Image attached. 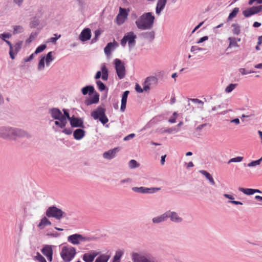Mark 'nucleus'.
<instances>
[{
    "mask_svg": "<svg viewBox=\"0 0 262 262\" xmlns=\"http://www.w3.org/2000/svg\"><path fill=\"white\" fill-rule=\"evenodd\" d=\"M91 115L94 119H99L103 124L108 122V119L105 115V109L101 106H99L93 111Z\"/></svg>",
    "mask_w": 262,
    "mask_h": 262,
    "instance_id": "nucleus-3",
    "label": "nucleus"
},
{
    "mask_svg": "<svg viewBox=\"0 0 262 262\" xmlns=\"http://www.w3.org/2000/svg\"><path fill=\"white\" fill-rule=\"evenodd\" d=\"M63 111L64 112V114L63 115L66 117V119L67 120V119H68L70 120L71 119V118H70V117L69 113L66 110L63 109Z\"/></svg>",
    "mask_w": 262,
    "mask_h": 262,
    "instance_id": "nucleus-54",
    "label": "nucleus"
},
{
    "mask_svg": "<svg viewBox=\"0 0 262 262\" xmlns=\"http://www.w3.org/2000/svg\"><path fill=\"white\" fill-rule=\"evenodd\" d=\"M133 190L135 192L141 193H153L155 192L154 190H159L160 189V188H146L144 187H135L132 188Z\"/></svg>",
    "mask_w": 262,
    "mask_h": 262,
    "instance_id": "nucleus-11",
    "label": "nucleus"
},
{
    "mask_svg": "<svg viewBox=\"0 0 262 262\" xmlns=\"http://www.w3.org/2000/svg\"><path fill=\"white\" fill-rule=\"evenodd\" d=\"M35 259L39 262H47L44 257L41 255L39 252H37L36 255L35 256Z\"/></svg>",
    "mask_w": 262,
    "mask_h": 262,
    "instance_id": "nucleus-43",
    "label": "nucleus"
},
{
    "mask_svg": "<svg viewBox=\"0 0 262 262\" xmlns=\"http://www.w3.org/2000/svg\"><path fill=\"white\" fill-rule=\"evenodd\" d=\"M169 213L168 217L173 222H180L182 221V219L180 217L177 213L175 212L168 211Z\"/></svg>",
    "mask_w": 262,
    "mask_h": 262,
    "instance_id": "nucleus-26",
    "label": "nucleus"
},
{
    "mask_svg": "<svg viewBox=\"0 0 262 262\" xmlns=\"http://www.w3.org/2000/svg\"><path fill=\"white\" fill-rule=\"evenodd\" d=\"M45 60L47 65H49L50 62L53 60L52 52H50L47 54Z\"/></svg>",
    "mask_w": 262,
    "mask_h": 262,
    "instance_id": "nucleus-41",
    "label": "nucleus"
},
{
    "mask_svg": "<svg viewBox=\"0 0 262 262\" xmlns=\"http://www.w3.org/2000/svg\"><path fill=\"white\" fill-rule=\"evenodd\" d=\"M201 50H203V49L199 48L198 46H192L191 48V52H194L195 51H201Z\"/></svg>",
    "mask_w": 262,
    "mask_h": 262,
    "instance_id": "nucleus-55",
    "label": "nucleus"
},
{
    "mask_svg": "<svg viewBox=\"0 0 262 262\" xmlns=\"http://www.w3.org/2000/svg\"><path fill=\"white\" fill-rule=\"evenodd\" d=\"M125 36L127 37L126 39L129 46L130 47L135 43L136 35L134 34V32H130L127 35H125Z\"/></svg>",
    "mask_w": 262,
    "mask_h": 262,
    "instance_id": "nucleus-18",
    "label": "nucleus"
},
{
    "mask_svg": "<svg viewBox=\"0 0 262 262\" xmlns=\"http://www.w3.org/2000/svg\"><path fill=\"white\" fill-rule=\"evenodd\" d=\"M45 57H42L40 59L38 64V70H43L45 68Z\"/></svg>",
    "mask_w": 262,
    "mask_h": 262,
    "instance_id": "nucleus-39",
    "label": "nucleus"
},
{
    "mask_svg": "<svg viewBox=\"0 0 262 262\" xmlns=\"http://www.w3.org/2000/svg\"><path fill=\"white\" fill-rule=\"evenodd\" d=\"M228 40L229 41L228 48L239 47V45L237 44L236 39L235 37H230L228 38Z\"/></svg>",
    "mask_w": 262,
    "mask_h": 262,
    "instance_id": "nucleus-32",
    "label": "nucleus"
},
{
    "mask_svg": "<svg viewBox=\"0 0 262 262\" xmlns=\"http://www.w3.org/2000/svg\"><path fill=\"white\" fill-rule=\"evenodd\" d=\"M169 215L168 212H166L161 216L156 217L152 219V221L154 223H159L166 220Z\"/></svg>",
    "mask_w": 262,
    "mask_h": 262,
    "instance_id": "nucleus-20",
    "label": "nucleus"
},
{
    "mask_svg": "<svg viewBox=\"0 0 262 262\" xmlns=\"http://www.w3.org/2000/svg\"><path fill=\"white\" fill-rule=\"evenodd\" d=\"M239 12L238 8H234L232 11L229 14L228 17L227 18L228 21H230L232 20L233 18H234L237 14Z\"/></svg>",
    "mask_w": 262,
    "mask_h": 262,
    "instance_id": "nucleus-34",
    "label": "nucleus"
},
{
    "mask_svg": "<svg viewBox=\"0 0 262 262\" xmlns=\"http://www.w3.org/2000/svg\"><path fill=\"white\" fill-rule=\"evenodd\" d=\"M167 0H158L156 7V13L159 14L164 9Z\"/></svg>",
    "mask_w": 262,
    "mask_h": 262,
    "instance_id": "nucleus-21",
    "label": "nucleus"
},
{
    "mask_svg": "<svg viewBox=\"0 0 262 262\" xmlns=\"http://www.w3.org/2000/svg\"><path fill=\"white\" fill-rule=\"evenodd\" d=\"M42 254L46 256L48 260L50 261L52 260L53 257V249L51 245H45L41 250Z\"/></svg>",
    "mask_w": 262,
    "mask_h": 262,
    "instance_id": "nucleus-10",
    "label": "nucleus"
},
{
    "mask_svg": "<svg viewBox=\"0 0 262 262\" xmlns=\"http://www.w3.org/2000/svg\"><path fill=\"white\" fill-rule=\"evenodd\" d=\"M262 161V157L259 159L255 161H253L248 164V166L249 167H254L257 165H259L260 164L261 161Z\"/></svg>",
    "mask_w": 262,
    "mask_h": 262,
    "instance_id": "nucleus-38",
    "label": "nucleus"
},
{
    "mask_svg": "<svg viewBox=\"0 0 262 262\" xmlns=\"http://www.w3.org/2000/svg\"><path fill=\"white\" fill-rule=\"evenodd\" d=\"M97 255L98 253L95 252L85 253L83 255L82 259L85 262H92Z\"/></svg>",
    "mask_w": 262,
    "mask_h": 262,
    "instance_id": "nucleus-15",
    "label": "nucleus"
},
{
    "mask_svg": "<svg viewBox=\"0 0 262 262\" xmlns=\"http://www.w3.org/2000/svg\"><path fill=\"white\" fill-rule=\"evenodd\" d=\"M86 239L85 237L78 234H74L68 237V241L74 245H78L80 242L85 241Z\"/></svg>",
    "mask_w": 262,
    "mask_h": 262,
    "instance_id": "nucleus-9",
    "label": "nucleus"
},
{
    "mask_svg": "<svg viewBox=\"0 0 262 262\" xmlns=\"http://www.w3.org/2000/svg\"><path fill=\"white\" fill-rule=\"evenodd\" d=\"M46 48V45H41L39 47H38L36 50L34 52L35 54H37L39 53L42 52Z\"/></svg>",
    "mask_w": 262,
    "mask_h": 262,
    "instance_id": "nucleus-42",
    "label": "nucleus"
},
{
    "mask_svg": "<svg viewBox=\"0 0 262 262\" xmlns=\"http://www.w3.org/2000/svg\"><path fill=\"white\" fill-rule=\"evenodd\" d=\"M206 125V124H203L200 125H199L198 126L196 127V130H201Z\"/></svg>",
    "mask_w": 262,
    "mask_h": 262,
    "instance_id": "nucleus-64",
    "label": "nucleus"
},
{
    "mask_svg": "<svg viewBox=\"0 0 262 262\" xmlns=\"http://www.w3.org/2000/svg\"><path fill=\"white\" fill-rule=\"evenodd\" d=\"M191 100L194 103H201L202 105L204 104L203 102L198 99H191Z\"/></svg>",
    "mask_w": 262,
    "mask_h": 262,
    "instance_id": "nucleus-62",
    "label": "nucleus"
},
{
    "mask_svg": "<svg viewBox=\"0 0 262 262\" xmlns=\"http://www.w3.org/2000/svg\"><path fill=\"white\" fill-rule=\"evenodd\" d=\"M14 34H17L23 31V28L20 26H14Z\"/></svg>",
    "mask_w": 262,
    "mask_h": 262,
    "instance_id": "nucleus-45",
    "label": "nucleus"
},
{
    "mask_svg": "<svg viewBox=\"0 0 262 262\" xmlns=\"http://www.w3.org/2000/svg\"><path fill=\"white\" fill-rule=\"evenodd\" d=\"M115 70L119 78L123 79L126 74L124 63L119 59H115L114 61Z\"/></svg>",
    "mask_w": 262,
    "mask_h": 262,
    "instance_id": "nucleus-5",
    "label": "nucleus"
},
{
    "mask_svg": "<svg viewBox=\"0 0 262 262\" xmlns=\"http://www.w3.org/2000/svg\"><path fill=\"white\" fill-rule=\"evenodd\" d=\"M133 259L134 262H148V260L145 256L138 253H134L133 255Z\"/></svg>",
    "mask_w": 262,
    "mask_h": 262,
    "instance_id": "nucleus-17",
    "label": "nucleus"
},
{
    "mask_svg": "<svg viewBox=\"0 0 262 262\" xmlns=\"http://www.w3.org/2000/svg\"><path fill=\"white\" fill-rule=\"evenodd\" d=\"M126 38L127 37H125V36L123 37V38L121 39V44L122 46H125L126 43V42H127V39H126Z\"/></svg>",
    "mask_w": 262,
    "mask_h": 262,
    "instance_id": "nucleus-60",
    "label": "nucleus"
},
{
    "mask_svg": "<svg viewBox=\"0 0 262 262\" xmlns=\"http://www.w3.org/2000/svg\"><path fill=\"white\" fill-rule=\"evenodd\" d=\"M70 121L72 127H83L82 121L77 118L72 117Z\"/></svg>",
    "mask_w": 262,
    "mask_h": 262,
    "instance_id": "nucleus-19",
    "label": "nucleus"
},
{
    "mask_svg": "<svg viewBox=\"0 0 262 262\" xmlns=\"http://www.w3.org/2000/svg\"><path fill=\"white\" fill-rule=\"evenodd\" d=\"M200 172L202 173L203 175H204L207 180H208L211 184L213 185H215V182L214 181V179L209 172L204 170H200Z\"/></svg>",
    "mask_w": 262,
    "mask_h": 262,
    "instance_id": "nucleus-28",
    "label": "nucleus"
},
{
    "mask_svg": "<svg viewBox=\"0 0 262 262\" xmlns=\"http://www.w3.org/2000/svg\"><path fill=\"white\" fill-rule=\"evenodd\" d=\"M208 39V36H205L203 37H201L197 42L198 43H200L203 42V41L207 40Z\"/></svg>",
    "mask_w": 262,
    "mask_h": 262,
    "instance_id": "nucleus-59",
    "label": "nucleus"
},
{
    "mask_svg": "<svg viewBox=\"0 0 262 262\" xmlns=\"http://www.w3.org/2000/svg\"><path fill=\"white\" fill-rule=\"evenodd\" d=\"M75 248L72 246H63L60 252V255L63 260L66 262L70 261L76 255Z\"/></svg>",
    "mask_w": 262,
    "mask_h": 262,
    "instance_id": "nucleus-4",
    "label": "nucleus"
},
{
    "mask_svg": "<svg viewBox=\"0 0 262 262\" xmlns=\"http://www.w3.org/2000/svg\"><path fill=\"white\" fill-rule=\"evenodd\" d=\"M156 78L155 77H147L145 81V85L143 86V90L147 91L150 89L149 85L151 84L152 82H155Z\"/></svg>",
    "mask_w": 262,
    "mask_h": 262,
    "instance_id": "nucleus-22",
    "label": "nucleus"
},
{
    "mask_svg": "<svg viewBox=\"0 0 262 262\" xmlns=\"http://www.w3.org/2000/svg\"><path fill=\"white\" fill-rule=\"evenodd\" d=\"M4 41L7 43V44L10 47L9 54H10V57L12 59H14V54L13 53V46H12L11 43L9 41L7 40L6 39H4Z\"/></svg>",
    "mask_w": 262,
    "mask_h": 262,
    "instance_id": "nucleus-37",
    "label": "nucleus"
},
{
    "mask_svg": "<svg viewBox=\"0 0 262 262\" xmlns=\"http://www.w3.org/2000/svg\"><path fill=\"white\" fill-rule=\"evenodd\" d=\"M117 46V42L114 40L113 42H109L104 48V53L107 56L111 54V51Z\"/></svg>",
    "mask_w": 262,
    "mask_h": 262,
    "instance_id": "nucleus-16",
    "label": "nucleus"
},
{
    "mask_svg": "<svg viewBox=\"0 0 262 262\" xmlns=\"http://www.w3.org/2000/svg\"><path fill=\"white\" fill-rule=\"evenodd\" d=\"M62 132L66 135H71L72 133V131L70 128H65L62 130Z\"/></svg>",
    "mask_w": 262,
    "mask_h": 262,
    "instance_id": "nucleus-57",
    "label": "nucleus"
},
{
    "mask_svg": "<svg viewBox=\"0 0 262 262\" xmlns=\"http://www.w3.org/2000/svg\"><path fill=\"white\" fill-rule=\"evenodd\" d=\"M135 135L134 134H131L127 136H126L124 138V140H128L131 138H133L135 137Z\"/></svg>",
    "mask_w": 262,
    "mask_h": 262,
    "instance_id": "nucleus-61",
    "label": "nucleus"
},
{
    "mask_svg": "<svg viewBox=\"0 0 262 262\" xmlns=\"http://www.w3.org/2000/svg\"><path fill=\"white\" fill-rule=\"evenodd\" d=\"M11 34L10 33H3L0 34V38L3 39L4 40L6 39V38H9L11 37Z\"/></svg>",
    "mask_w": 262,
    "mask_h": 262,
    "instance_id": "nucleus-50",
    "label": "nucleus"
},
{
    "mask_svg": "<svg viewBox=\"0 0 262 262\" xmlns=\"http://www.w3.org/2000/svg\"><path fill=\"white\" fill-rule=\"evenodd\" d=\"M155 19L151 12L145 13L139 17L135 23L139 29L148 30L152 28Z\"/></svg>",
    "mask_w": 262,
    "mask_h": 262,
    "instance_id": "nucleus-2",
    "label": "nucleus"
},
{
    "mask_svg": "<svg viewBox=\"0 0 262 262\" xmlns=\"http://www.w3.org/2000/svg\"><path fill=\"white\" fill-rule=\"evenodd\" d=\"M34 53L32 54L29 57L24 58V61L27 62L31 60L34 57Z\"/></svg>",
    "mask_w": 262,
    "mask_h": 262,
    "instance_id": "nucleus-58",
    "label": "nucleus"
},
{
    "mask_svg": "<svg viewBox=\"0 0 262 262\" xmlns=\"http://www.w3.org/2000/svg\"><path fill=\"white\" fill-rule=\"evenodd\" d=\"M119 150V148L116 147L104 152L103 155V158L105 159H111L115 157Z\"/></svg>",
    "mask_w": 262,
    "mask_h": 262,
    "instance_id": "nucleus-13",
    "label": "nucleus"
},
{
    "mask_svg": "<svg viewBox=\"0 0 262 262\" xmlns=\"http://www.w3.org/2000/svg\"><path fill=\"white\" fill-rule=\"evenodd\" d=\"M232 32L235 35H239L241 33V27L238 24H232Z\"/></svg>",
    "mask_w": 262,
    "mask_h": 262,
    "instance_id": "nucleus-33",
    "label": "nucleus"
},
{
    "mask_svg": "<svg viewBox=\"0 0 262 262\" xmlns=\"http://www.w3.org/2000/svg\"><path fill=\"white\" fill-rule=\"evenodd\" d=\"M254 2H256L257 4H262V0H249V5H252Z\"/></svg>",
    "mask_w": 262,
    "mask_h": 262,
    "instance_id": "nucleus-56",
    "label": "nucleus"
},
{
    "mask_svg": "<svg viewBox=\"0 0 262 262\" xmlns=\"http://www.w3.org/2000/svg\"><path fill=\"white\" fill-rule=\"evenodd\" d=\"M0 137L4 139H16L18 137H30L25 131L18 128L8 127H0Z\"/></svg>",
    "mask_w": 262,
    "mask_h": 262,
    "instance_id": "nucleus-1",
    "label": "nucleus"
},
{
    "mask_svg": "<svg viewBox=\"0 0 262 262\" xmlns=\"http://www.w3.org/2000/svg\"><path fill=\"white\" fill-rule=\"evenodd\" d=\"M135 89L138 93H142L143 92V89H142L140 85L138 83H136V84Z\"/></svg>",
    "mask_w": 262,
    "mask_h": 262,
    "instance_id": "nucleus-52",
    "label": "nucleus"
},
{
    "mask_svg": "<svg viewBox=\"0 0 262 262\" xmlns=\"http://www.w3.org/2000/svg\"><path fill=\"white\" fill-rule=\"evenodd\" d=\"M22 45V42H18L15 44V45L13 47V53L14 54H17V52L21 49Z\"/></svg>",
    "mask_w": 262,
    "mask_h": 262,
    "instance_id": "nucleus-36",
    "label": "nucleus"
},
{
    "mask_svg": "<svg viewBox=\"0 0 262 262\" xmlns=\"http://www.w3.org/2000/svg\"><path fill=\"white\" fill-rule=\"evenodd\" d=\"M122 252L120 251H118L116 252L114 257V262H119V260L120 259L122 256Z\"/></svg>",
    "mask_w": 262,
    "mask_h": 262,
    "instance_id": "nucleus-46",
    "label": "nucleus"
},
{
    "mask_svg": "<svg viewBox=\"0 0 262 262\" xmlns=\"http://www.w3.org/2000/svg\"><path fill=\"white\" fill-rule=\"evenodd\" d=\"M84 131L82 129H76L73 134L74 137L76 140H80L84 136Z\"/></svg>",
    "mask_w": 262,
    "mask_h": 262,
    "instance_id": "nucleus-24",
    "label": "nucleus"
},
{
    "mask_svg": "<svg viewBox=\"0 0 262 262\" xmlns=\"http://www.w3.org/2000/svg\"><path fill=\"white\" fill-rule=\"evenodd\" d=\"M50 113L52 117L56 120L61 119L62 118H66L64 116H63L61 112L58 108H52L50 111Z\"/></svg>",
    "mask_w": 262,
    "mask_h": 262,
    "instance_id": "nucleus-14",
    "label": "nucleus"
},
{
    "mask_svg": "<svg viewBox=\"0 0 262 262\" xmlns=\"http://www.w3.org/2000/svg\"><path fill=\"white\" fill-rule=\"evenodd\" d=\"M99 100V96L98 94H95L90 100H86L85 104L86 105H89L92 104L96 103Z\"/></svg>",
    "mask_w": 262,
    "mask_h": 262,
    "instance_id": "nucleus-25",
    "label": "nucleus"
},
{
    "mask_svg": "<svg viewBox=\"0 0 262 262\" xmlns=\"http://www.w3.org/2000/svg\"><path fill=\"white\" fill-rule=\"evenodd\" d=\"M65 214L61 209L53 206L50 207L46 211V215L49 217H54L60 220Z\"/></svg>",
    "mask_w": 262,
    "mask_h": 262,
    "instance_id": "nucleus-6",
    "label": "nucleus"
},
{
    "mask_svg": "<svg viewBox=\"0 0 262 262\" xmlns=\"http://www.w3.org/2000/svg\"><path fill=\"white\" fill-rule=\"evenodd\" d=\"M129 11L128 9L119 7V13L115 20V23L119 26L124 23L127 19Z\"/></svg>",
    "mask_w": 262,
    "mask_h": 262,
    "instance_id": "nucleus-7",
    "label": "nucleus"
},
{
    "mask_svg": "<svg viewBox=\"0 0 262 262\" xmlns=\"http://www.w3.org/2000/svg\"><path fill=\"white\" fill-rule=\"evenodd\" d=\"M51 225V222L46 217H44L40 220L38 227L40 229H43L46 226Z\"/></svg>",
    "mask_w": 262,
    "mask_h": 262,
    "instance_id": "nucleus-23",
    "label": "nucleus"
},
{
    "mask_svg": "<svg viewBox=\"0 0 262 262\" xmlns=\"http://www.w3.org/2000/svg\"><path fill=\"white\" fill-rule=\"evenodd\" d=\"M101 72L102 73V79L103 80H107L108 77V70L104 63L101 66Z\"/></svg>",
    "mask_w": 262,
    "mask_h": 262,
    "instance_id": "nucleus-29",
    "label": "nucleus"
},
{
    "mask_svg": "<svg viewBox=\"0 0 262 262\" xmlns=\"http://www.w3.org/2000/svg\"><path fill=\"white\" fill-rule=\"evenodd\" d=\"M239 190L247 195H251L253 194V189L239 188Z\"/></svg>",
    "mask_w": 262,
    "mask_h": 262,
    "instance_id": "nucleus-35",
    "label": "nucleus"
},
{
    "mask_svg": "<svg viewBox=\"0 0 262 262\" xmlns=\"http://www.w3.org/2000/svg\"><path fill=\"white\" fill-rule=\"evenodd\" d=\"M96 83H97V86L98 87V89L100 91H102L105 90V85L104 84V83L102 81H101L100 80L97 81Z\"/></svg>",
    "mask_w": 262,
    "mask_h": 262,
    "instance_id": "nucleus-44",
    "label": "nucleus"
},
{
    "mask_svg": "<svg viewBox=\"0 0 262 262\" xmlns=\"http://www.w3.org/2000/svg\"><path fill=\"white\" fill-rule=\"evenodd\" d=\"M129 166L131 168H134L138 166L137 162L135 160H131L129 162Z\"/></svg>",
    "mask_w": 262,
    "mask_h": 262,
    "instance_id": "nucleus-48",
    "label": "nucleus"
},
{
    "mask_svg": "<svg viewBox=\"0 0 262 262\" xmlns=\"http://www.w3.org/2000/svg\"><path fill=\"white\" fill-rule=\"evenodd\" d=\"M110 256L106 254H102L98 256L95 260V262H107Z\"/></svg>",
    "mask_w": 262,
    "mask_h": 262,
    "instance_id": "nucleus-31",
    "label": "nucleus"
},
{
    "mask_svg": "<svg viewBox=\"0 0 262 262\" xmlns=\"http://www.w3.org/2000/svg\"><path fill=\"white\" fill-rule=\"evenodd\" d=\"M128 94H129L128 91H125L122 95L121 99L124 100H127V98Z\"/></svg>",
    "mask_w": 262,
    "mask_h": 262,
    "instance_id": "nucleus-53",
    "label": "nucleus"
},
{
    "mask_svg": "<svg viewBox=\"0 0 262 262\" xmlns=\"http://www.w3.org/2000/svg\"><path fill=\"white\" fill-rule=\"evenodd\" d=\"M243 159V157H237L235 158H233L231 159L229 162L228 163H230L231 162H241Z\"/></svg>",
    "mask_w": 262,
    "mask_h": 262,
    "instance_id": "nucleus-47",
    "label": "nucleus"
},
{
    "mask_svg": "<svg viewBox=\"0 0 262 262\" xmlns=\"http://www.w3.org/2000/svg\"><path fill=\"white\" fill-rule=\"evenodd\" d=\"M262 10V6L252 7L248 8L243 12V14L246 17H248L252 15L260 12Z\"/></svg>",
    "mask_w": 262,
    "mask_h": 262,
    "instance_id": "nucleus-8",
    "label": "nucleus"
},
{
    "mask_svg": "<svg viewBox=\"0 0 262 262\" xmlns=\"http://www.w3.org/2000/svg\"><path fill=\"white\" fill-rule=\"evenodd\" d=\"M230 122L231 123H235L236 124H238L239 123V120L238 118H235V119H234L233 120H231L230 121Z\"/></svg>",
    "mask_w": 262,
    "mask_h": 262,
    "instance_id": "nucleus-63",
    "label": "nucleus"
},
{
    "mask_svg": "<svg viewBox=\"0 0 262 262\" xmlns=\"http://www.w3.org/2000/svg\"><path fill=\"white\" fill-rule=\"evenodd\" d=\"M237 84H230L225 89V92L227 93L231 92L236 86Z\"/></svg>",
    "mask_w": 262,
    "mask_h": 262,
    "instance_id": "nucleus-40",
    "label": "nucleus"
},
{
    "mask_svg": "<svg viewBox=\"0 0 262 262\" xmlns=\"http://www.w3.org/2000/svg\"><path fill=\"white\" fill-rule=\"evenodd\" d=\"M94 91V88L92 85L85 86L81 89V92L83 95H86L88 94L91 95L93 93Z\"/></svg>",
    "mask_w": 262,
    "mask_h": 262,
    "instance_id": "nucleus-27",
    "label": "nucleus"
},
{
    "mask_svg": "<svg viewBox=\"0 0 262 262\" xmlns=\"http://www.w3.org/2000/svg\"><path fill=\"white\" fill-rule=\"evenodd\" d=\"M54 36L55 37H51L50 39V41L52 42H55L56 41V40L59 38L61 36L60 35L57 36V34H54Z\"/></svg>",
    "mask_w": 262,
    "mask_h": 262,
    "instance_id": "nucleus-51",
    "label": "nucleus"
},
{
    "mask_svg": "<svg viewBox=\"0 0 262 262\" xmlns=\"http://www.w3.org/2000/svg\"><path fill=\"white\" fill-rule=\"evenodd\" d=\"M91 37V31L89 28L84 29L79 35V39L82 41L89 40Z\"/></svg>",
    "mask_w": 262,
    "mask_h": 262,
    "instance_id": "nucleus-12",
    "label": "nucleus"
},
{
    "mask_svg": "<svg viewBox=\"0 0 262 262\" xmlns=\"http://www.w3.org/2000/svg\"><path fill=\"white\" fill-rule=\"evenodd\" d=\"M57 120L55 121V125L58 126L61 128H63L66 126L67 123V120L66 119V118H62Z\"/></svg>",
    "mask_w": 262,
    "mask_h": 262,
    "instance_id": "nucleus-30",
    "label": "nucleus"
},
{
    "mask_svg": "<svg viewBox=\"0 0 262 262\" xmlns=\"http://www.w3.org/2000/svg\"><path fill=\"white\" fill-rule=\"evenodd\" d=\"M126 102H127V100H124L121 99V105L120 110L122 112H124V111L125 110Z\"/></svg>",
    "mask_w": 262,
    "mask_h": 262,
    "instance_id": "nucleus-49",
    "label": "nucleus"
}]
</instances>
